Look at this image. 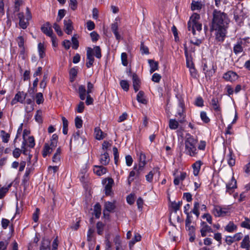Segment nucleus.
Masks as SVG:
<instances>
[{
  "label": "nucleus",
  "instance_id": "nucleus-1",
  "mask_svg": "<svg viewBox=\"0 0 250 250\" xmlns=\"http://www.w3.org/2000/svg\"><path fill=\"white\" fill-rule=\"evenodd\" d=\"M229 21L227 14L220 10L214 9L210 30L214 32L215 40L217 42H223L224 41Z\"/></svg>",
  "mask_w": 250,
  "mask_h": 250
},
{
  "label": "nucleus",
  "instance_id": "nucleus-2",
  "mask_svg": "<svg viewBox=\"0 0 250 250\" xmlns=\"http://www.w3.org/2000/svg\"><path fill=\"white\" fill-rule=\"evenodd\" d=\"M198 142L197 139H195L189 133L186 135L185 147L186 153L190 156H195L197 153L196 145Z\"/></svg>",
  "mask_w": 250,
  "mask_h": 250
},
{
  "label": "nucleus",
  "instance_id": "nucleus-3",
  "mask_svg": "<svg viewBox=\"0 0 250 250\" xmlns=\"http://www.w3.org/2000/svg\"><path fill=\"white\" fill-rule=\"evenodd\" d=\"M103 184L105 185L104 191L106 195H110L114 181L111 178H108L103 180Z\"/></svg>",
  "mask_w": 250,
  "mask_h": 250
},
{
  "label": "nucleus",
  "instance_id": "nucleus-4",
  "mask_svg": "<svg viewBox=\"0 0 250 250\" xmlns=\"http://www.w3.org/2000/svg\"><path fill=\"white\" fill-rule=\"evenodd\" d=\"M212 212L216 217H223L228 213V209L219 206H215L214 207Z\"/></svg>",
  "mask_w": 250,
  "mask_h": 250
},
{
  "label": "nucleus",
  "instance_id": "nucleus-5",
  "mask_svg": "<svg viewBox=\"0 0 250 250\" xmlns=\"http://www.w3.org/2000/svg\"><path fill=\"white\" fill-rule=\"evenodd\" d=\"M28 97L27 93H24L23 91H19L15 96L14 99L11 101L12 104H15L17 102L23 103L26 98Z\"/></svg>",
  "mask_w": 250,
  "mask_h": 250
},
{
  "label": "nucleus",
  "instance_id": "nucleus-6",
  "mask_svg": "<svg viewBox=\"0 0 250 250\" xmlns=\"http://www.w3.org/2000/svg\"><path fill=\"white\" fill-rule=\"evenodd\" d=\"M86 56L88 62L86 63V66L87 68H90L93 65L94 61L93 49L91 47H88L87 48Z\"/></svg>",
  "mask_w": 250,
  "mask_h": 250
},
{
  "label": "nucleus",
  "instance_id": "nucleus-7",
  "mask_svg": "<svg viewBox=\"0 0 250 250\" xmlns=\"http://www.w3.org/2000/svg\"><path fill=\"white\" fill-rule=\"evenodd\" d=\"M42 31L49 37H52L53 35V30L51 24L49 22H46L41 27Z\"/></svg>",
  "mask_w": 250,
  "mask_h": 250
},
{
  "label": "nucleus",
  "instance_id": "nucleus-8",
  "mask_svg": "<svg viewBox=\"0 0 250 250\" xmlns=\"http://www.w3.org/2000/svg\"><path fill=\"white\" fill-rule=\"evenodd\" d=\"M18 18L19 19V25L20 26L25 29L27 28L28 25H29V21L26 20V18L24 17V14L23 13H19L18 14Z\"/></svg>",
  "mask_w": 250,
  "mask_h": 250
},
{
  "label": "nucleus",
  "instance_id": "nucleus-9",
  "mask_svg": "<svg viewBox=\"0 0 250 250\" xmlns=\"http://www.w3.org/2000/svg\"><path fill=\"white\" fill-rule=\"evenodd\" d=\"M201 229H200V232L201 234V236L202 237H205L207 235V233L208 232H212V229L211 227L208 226L207 223L205 222H202L201 223Z\"/></svg>",
  "mask_w": 250,
  "mask_h": 250
},
{
  "label": "nucleus",
  "instance_id": "nucleus-10",
  "mask_svg": "<svg viewBox=\"0 0 250 250\" xmlns=\"http://www.w3.org/2000/svg\"><path fill=\"white\" fill-rule=\"evenodd\" d=\"M238 75L237 74L232 71H229L224 74L223 78L226 81H229L230 82L235 81L238 79Z\"/></svg>",
  "mask_w": 250,
  "mask_h": 250
},
{
  "label": "nucleus",
  "instance_id": "nucleus-11",
  "mask_svg": "<svg viewBox=\"0 0 250 250\" xmlns=\"http://www.w3.org/2000/svg\"><path fill=\"white\" fill-rule=\"evenodd\" d=\"M64 31L66 34L70 35L72 33V31L73 29L72 26V21L71 20L68 19L67 20H64L63 21Z\"/></svg>",
  "mask_w": 250,
  "mask_h": 250
},
{
  "label": "nucleus",
  "instance_id": "nucleus-12",
  "mask_svg": "<svg viewBox=\"0 0 250 250\" xmlns=\"http://www.w3.org/2000/svg\"><path fill=\"white\" fill-rule=\"evenodd\" d=\"M132 81L134 89L137 92L140 88L141 82L138 76L135 73L132 75Z\"/></svg>",
  "mask_w": 250,
  "mask_h": 250
},
{
  "label": "nucleus",
  "instance_id": "nucleus-13",
  "mask_svg": "<svg viewBox=\"0 0 250 250\" xmlns=\"http://www.w3.org/2000/svg\"><path fill=\"white\" fill-rule=\"evenodd\" d=\"M203 70L206 75V77L211 76L215 72V69H214V67L212 65L209 66V67L207 64H205L203 68Z\"/></svg>",
  "mask_w": 250,
  "mask_h": 250
},
{
  "label": "nucleus",
  "instance_id": "nucleus-14",
  "mask_svg": "<svg viewBox=\"0 0 250 250\" xmlns=\"http://www.w3.org/2000/svg\"><path fill=\"white\" fill-rule=\"evenodd\" d=\"M237 188V182L236 180L232 177L231 182L226 185L227 192H233V189Z\"/></svg>",
  "mask_w": 250,
  "mask_h": 250
},
{
  "label": "nucleus",
  "instance_id": "nucleus-15",
  "mask_svg": "<svg viewBox=\"0 0 250 250\" xmlns=\"http://www.w3.org/2000/svg\"><path fill=\"white\" fill-rule=\"evenodd\" d=\"M100 163L103 165L106 166L108 165L110 161L108 153L104 152L103 154H102L100 156Z\"/></svg>",
  "mask_w": 250,
  "mask_h": 250
},
{
  "label": "nucleus",
  "instance_id": "nucleus-16",
  "mask_svg": "<svg viewBox=\"0 0 250 250\" xmlns=\"http://www.w3.org/2000/svg\"><path fill=\"white\" fill-rule=\"evenodd\" d=\"M106 168L103 166H95L93 171L98 176L102 175L106 172Z\"/></svg>",
  "mask_w": 250,
  "mask_h": 250
},
{
  "label": "nucleus",
  "instance_id": "nucleus-17",
  "mask_svg": "<svg viewBox=\"0 0 250 250\" xmlns=\"http://www.w3.org/2000/svg\"><path fill=\"white\" fill-rule=\"evenodd\" d=\"M50 243L51 241L49 239L43 238L40 247L41 250H50Z\"/></svg>",
  "mask_w": 250,
  "mask_h": 250
},
{
  "label": "nucleus",
  "instance_id": "nucleus-18",
  "mask_svg": "<svg viewBox=\"0 0 250 250\" xmlns=\"http://www.w3.org/2000/svg\"><path fill=\"white\" fill-rule=\"evenodd\" d=\"M228 157V163L230 167L233 166L235 164L234 156L233 155V151L231 148H229V154L227 155Z\"/></svg>",
  "mask_w": 250,
  "mask_h": 250
},
{
  "label": "nucleus",
  "instance_id": "nucleus-19",
  "mask_svg": "<svg viewBox=\"0 0 250 250\" xmlns=\"http://www.w3.org/2000/svg\"><path fill=\"white\" fill-rule=\"evenodd\" d=\"M211 104L215 111H221V108L219 104V100L217 98H213L211 101Z\"/></svg>",
  "mask_w": 250,
  "mask_h": 250
},
{
  "label": "nucleus",
  "instance_id": "nucleus-20",
  "mask_svg": "<svg viewBox=\"0 0 250 250\" xmlns=\"http://www.w3.org/2000/svg\"><path fill=\"white\" fill-rule=\"evenodd\" d=\"M243 42L242 41L238 42L233 47V52L235 54L237 55L238 53H241L243 51V48L242 46Z\"/></svg>",
  "mask_w": 250,
  "mask_h": 250
},
{
  "label": "nucleus",
  "instance_id": "nucleus-21",
  "mask_svg": "<svg viewBox=\"0 0 250 250\" xmlns=\"http://www.w3.org/2000/svg\"><path fill=\"white\" fill-rule=\"evenodd\" d=\"M148 62L149 64L150 69V73H152L158 69V63L153 60H148Z\"/></svg>",
  "mask_w": 250,
  "mask_h": 250
},
{
  "label": "nucleus",
  "instance_id": "nucleus-22",
  "mask_svg": "<svg viewBox=\"0 0 250 250\" xmlns=\"http://www.w3.org/2000/svg\"><path fill=\"white\" fill-rule=\"evenodd\" d=\"M78 92L80 98L82 100H84L85 98L86 93H87L85 86L83 85H80L78 88Z\"/></svg>",
  "mask_w": 250,
  "mask_h": 250
},
{
  "label": "nucleus",
  "instance_id": "nucleus-23",
  "mask_svg": "<svg viewBox=\"0 0 250 250\" xmlns=\"http://www.w3.org/2000/svg\"><path fill=\"white\" fill-rule=\"evenodd\" d=\"M145 93L143 91H140L137 95V100L139 103L143 104H146L147 101L145 98Z\"/></svg>",
  "mask_w": 250,
  "mask_h": 250
},
{
  "label": "nucleus",
  "instance_id": "nucleus-24",
  "mask_svg": "<svg viewBox=\"0 0 250 250\" xmlns=\"http://www.w3.org/2000/svg\"><path fill=\"white\" fill-rule=\"evenodd\" d=\"M201 161H198L192 165V167L193 168V174L195 176L198 175L201 168Z\"/></svg>",
  "mask_w": 250,
  "mask_h": 250
},
{
  "label": "nucleus",
  "instance_id": "nucleus-25",
  "mask_svg": "<svg viewBox=\"0 0 250 250\" xmlns=\"http://www.w3.org/2000/svg\"><path fill=\"white\" fill-rule=\"evenodd\" d=\"M104 209L107 212L112 211L115 208V206L113 203L110 202H106L104 204Z\"/></svg>",
  "mask_w": 250,
  "mask_h": 250
},
{
  "label": "nucleus",
  "instance_id": "nucleus-26",
  "mask_svg": "<svg viewBox=\"0 0 250 250\" xmlns=\"http://www.w3.org/2000/svg\"><path fill=\"white\" fill-rule=\"evenodd\" d=\"M250 238L249 235H246L243 239L241 247L243 249H247L250 247Z\"/></svg>",
  "mask_w": 250,
  "mask_h": 250
},
{
  "label": "nucleus",
  "instance_id": "nucleus-27",
  "mask_svg": "<svg viewBox=\"0 0 250 250\" xmlns=\"http://www.w3.org/2000/svg\"><path fill=\"white\" fill-rule=\"evenodd\" d=\"M54 149L50 147L48 144H45L44 146L42 155L45 157L48 154H50Z\"/></svg>",
  "mask_w": 250,
  "mask_h": 250
},
{
  "label": "nucleus",
  "instance_id": "nucleus-28",
  "mask_svg": "<svg viewBox=\"0 0 250 250\" xmlns=\"http://www.w3.org/2000/svg\"><path fill=\"white\" fill-rule=\"evenodd\" d=\"M95 133L96 138L97 140H102L104 138L103 132L100 129L99 127H96L95 128Z\"/></svg>",
  "mask_w": 250,
  "mask_h": 250
},
{
  "label": "nucleus",
  "instance_id": "nucleus-29",
  "mask_svg": "<svg viewBox=\"0 0 250 250\" xmlns=\"http://www.w3.org/2000/svg\"><path fill=\"white\" fill-rule=\"evenodd\" d=\"M94 210L95 216L97 218H99L101 213V206L99 203H97L94 206Z\"/></svg>",
  "mask_w": 250,
  "mask_h": 250
},
{
  "label": "nucleus",
  "instance_id": "nucleus-30",
  "mask_svg": "<svg viewBox=\"0 0 250 250\" xmlns=\"http://www.w3.org/2000/svg\"><path fill=\"white\" fill-rule=\"evenodd\" d=\"M38 47L40 57L41 58H43L45 56V47L43 44L40 42Z\"/></svg>",
  "mask_w": 250,
  "mask_h": 250
},
{
  "label": "nucleus",
  "instance_id": "nucleus-31",
  "mask_svg": "<svg viewBox=\"0 0 250 250\" xmlns=\"http://www.w3.org/2000/svg\"><path fill=\"white\" fill-rule=\"evenodd\" d=\"M93 49V54L94 55L96 58L100 59L102 57L101 49L99 46H95Z\"/></svg>",
  "mask_w": 250,
  "mask_h": 250
},
{
  "label": "nucleus",
  "instance_id": "nucleus-32",
  "mask_svg": "<svg viewBox=\"0 0 250 250\" xmlns=\"http://www.w3.org/2000/svg\"><path fill=\"white\" fill-rule=\"evenodd\" d=\"M104 224L102 222H98L96 225V228L97 229V233L99 235H102L103 233Z\"/></svg>",
  "mask_w": 250,
  "mask_h": 250
},
{
  "label": "nucleus",
  "instance_id": "nucleus-33",
  "mask_svg": "<svg viewBox=\"0 0 250 250\" xmlns=\"http://www.w3.org/2000/svg\"><path fill=\"white\" fill-rule=\"evenodd\" d=\"M1 137L3 142L7 143L9 141V138L10 137V134L6 133L4 130H1L0 131Z\"/></svg>",
  "mask_w": 250,
  "mask_h": 250
},
{
  "label": "nucleus",
  "instance_id": "nucleus-34",
  "mask_svg": "<svg viewBox=\"0 0 250 250\" xmlns=\"http://www.w3.org/2000/svg\"><path fill=\"white\" fill-rule=\"evenodd\" d=\"M179 125L178 122L175 119H170L169 121V127L171 129H176Z\"/></svg>",
  "mask_w": 250,
  "mask_h": 250
},
{
  "label": "nucleus",
  "instance_id": "nucleus-35",
  "mask_svg": "<svg viewBox=\"0 0 250 250\" xmlns=\"http://www.w3.org/2000/svg\"><path fill=\"white\" fill-rule=\"evenodd\" d=\"M202 8V4L199 1H193L191 5V9L192 10H200Z\"/></svg>",
  "mask_w": 250,
  "mask_h": 250
},
{
  "label": "nucleus",
  "instance_id": "nucleus-36",
  "mask_svg": "<svg viewBox=\"0 0 250 250\" xmlns=\"http://www.w3.org/2000/svg\"><path fill=\"white\" fill-rule=\"evenodd\" d=\"M141 236L139 234H136L134 237V238L132 239V240L129 242V247L131 249V247L134 245V244L137 242H139L141 240Z\"/></svg>",
  "mask_w": 250,
  "mask_h": 250
},
{
  "label": "nucleus",
  "instance_id": "nucleus-37",
  "mask_svg": "<svg viewBox=\"0 0 250 250\" xmlns=\"http://www.w3.org/2000/svg\"><path fill=\"white\" fill-rule=\"evenodd\" d=\"M193 25L192 26V33L193 35L195 34V30L200 31L202 29V24L198 22L193 21Z\"/></svg>",
  "mask_w": 250,
  "mask_h": 250
},
{
  "label": "nucleus",
  "instance_id": "nucleus-38",
  "mask_svg": "<svg viewBox=\"0 0 250 250\" xmlns=\"http://www.w3.org/2000/svg\"><path fill=\"white\" fill-rule=\"evenodd\" d=\"M11 184L9 185L7 187H2L0 188V199L3 198L5 194L8 192L9 188L11 187Z\"/></svg>",
  "mask_w": 250,
  "mask_h": 250
},
{
  "label": "nucleus",
  "instance_id": "nucleus-39",
  "mask_svg": "<svg viewBox=\"0 0 250 250\" xmlns=\"http://www.w3.org/2000/svg\"><path fill=\"white\" fill-rule=\"evenodd\" d=\"M236 226H235L233 222H230L226 227L225 230L228 232H231L236 229Z\"/></svg>",
  "mask_w": 250,
  "mask_h": 250
},
{
  "label": "nucleus",
  "instance_id": "nucleus-40",
  "mask_svg": "<svg viewBox=\"0 0 250 250\" xmlns=\"http://www.w3.org/2000/svg\"><path fill=\"white\" fill-rule=\"evenodd\" d=\"M199 203L197 202H196L194 203L193 208L192 209V211H191L192 213H193L194 214H195L197 218L199 217V214H200V213L199 211Z\"/></svg>",
  "mask_w": 250,
  "mask_h": 250
},
{
  "label": "nucleus",
  "instance_id": "nucleus-41",
  "mask_svg": "<svg viewBox=\"0 0 250 250\" xmlns=\"http://www.w3.org/2000/svg\"><path fill=\"white\" fill-rule=\"evenodd\" d=\"M36 103L40 104L43 103L44 99L43 95L42 93L39 92L36 94Z\"/></svg>",
  "mask_w": 250,
  "mask_h": 250
},
{
  "label": "nucleus",
  "instance_id": "nucleus-42",
  "mask_svg": "<svg viewBox=\"0 0 250 250\" xmlns=\"http://www.w3.org/2000/svg\"><path fill=\"white\" fill-rule=\"evenodd\" d=\"M76 36V35H74L71 39L73 43L72 48L74 49H77L79 47V41Z\"/></svg>",
  "mask_w": 250,
  "mask_h": 250
},
{
  "label": "nucleus",
  "instance_id": "nucleus-43",
  "mask_svg": "<svg viewBox=\"0 0 250 250\" xmlns=\"http://www.w3.org/2000/svg\"><path fill=\"white\" fill-rule=\"evenodd\" d=\"M75 125L77 128H80L83 125V120L78 116H77L75 119Z\"/></svg>",
  "mask_w": 250,
  "mask_h": 250
},
{
  "label": "nucleus",
  "instance_id": "nucleus-44",
  "mask_svg": "<svg viewBox=\"0 0 250 250\" xmlns=\"http://www.w3.org/2000/svg\"><path fill=\"white\" fill-rule=\"evenodd\" d=\"M120 85L122 88L125 91H127L129 89V83L127 81L122 80L120 82Z\"/></svg>",
  "mask_w": 250,
  "mask_h": 250
},
{
  "label": "nucleus",
  "instance_id": "nucleus-45",
  "mask_svg": "<svg viewBox=\"0 0 250 250\" xmlns=\"http://www.w3.org/2000/svg\"><path fill=\"white\" fill-rule=\"evenodd\" d=\"M135 176L136 177V172L133 170L131 171L127 179V182L129 185H130L131 182L133 181Z\"/></svg>",
  "mask_w": 250,
  "mask_h": 250
},
{
  "label": "nucleus",
  "instance_id": "nucleus-46",
  "mask_svg": "<svg viewBox=\"0 0 250 250\" xmlns=\"http://www.w3.org/2000/svg\"><path fill=\"white\" fill-rule=\"evenodd\" d=\"M35 120L39 123H42V111L41 110H38L37 111V113L35 115Z\"/></svg>",
  "mask_w": 250,
  "mask_h": 250
},
{
  "label": "nucleus",
  "instance_id": "nucleus-47",
  "mask_svg": "<svg viewBox=\"0 0 250 250\" xmlns=\"http://www.w3.org/2000/svg\"><path fill=\"white\" fill-rule=\"evenodd\" d=\"M127 56L126 53H122L121 54V60L122 64L124 66H127L128 64L127 60Z\"/></svg>",
  "mask_w": 250,
  "mask_h": 250
},
{
  "label": "nucleus",
  "instance_id": "nucleus-48",
  "mask_svg": "<svg viewBox=\"0 0 250 250\" xmlns=\"http://www.w3.org/2000/svg\"><path fill=\"white\" fill-rule=\"evenodd\" d=\"M245 221L241 223V226L243 228L250 229V220L247 217L245 218Z\"/></svg>",
  "mask_w": 250,
  "mask_h": 250
},
{
  "label": "nucleus",
  "instance_id": "nucleus-49",
  "mask_svg": "<svg viewBox=\"0 0 250 250\" xmlns=\"http://www.w3.org/2000/svg\"><path fill=\"white\" fill-rule=\"evenodd\" d=\"M140 50L142 54H148L149 53L148 49L146 46H145L144 42H141Z\"/></svg>",
  "mask_w": 250,
  "mask_h": 250
},
{
  "label": "nucleus",
  "instance_id": "nucleus-50",
  "mask_svg": "<svg viewBox=\"0 0 250 250\" xmlns=\"http://www.w3.org/2000/svg\"><path fill=\"white\" fill-rule=\"evenodd\" d=\"M90 37L92 42H97L99 38V35L95 31H93L90 33Z\"/></svg>",
  "mask_w": 250,
  "mask_h": 250
},
{
  "label": "nucleus",
  "instance_id": "nucleus-51",
  "mask_svg": "<svg viewBox=\"0 0 250 250\" xmlns=\"http://www.w3.org/2000/svg\"><path fill=\"white\" fill-rule=\"evenodd\" d=\"M200 116L201 119L206 123H208L210 120L207 117L206 113L204 111L201 112Z\"/></svg>",
  "mask_w": 250,
  "mask_h": 250
},
{
  "label": "nucleus",
  "instance_id": "nucleus-52",
  "mask_svg": "<svg viewBox=\"0 0 250 250\" xmlns=\"http://www.w3.org/2000/svg\"><path fill=\"white\" fill-rule=\"evenodd\" d=\"M17 42L18 43L19 46L22 48V50H24V39L22 36H20L17 39Z\"/></svg>",
  "mask_w": 250,
  "mask_h": 250
},
{
  "label": "nucleus",
  "instance_id": "nucleus-53",
  "mask_svg": "<svg viewBox=\"0 0 250 250\" xmlns=\"http://www.w3.org/2000/svg\"><path fill=\"white\" fill-rule=\"evenodd\" d=\"M77 0H70L69 6L71 9L73 10H75L77 7Z\"/></svg>",
  "mask_w": 250,
  "mask_h": 250
},
{
  "label": "nucleus",
  "instance_id": "nucleus-54",
  "mask_svg": "<svg viewBox=\"0 0 250 250\" xmlns=\"http://www.w3.org/2000/svg\"><path fill=\"white\" fill-rule=\"evenodd\" d=\"M161 78V76L160 74L158 73H154L152 77V81L155 83H159L160 79Z\"/></svg>",
  "mask_w": 250,
  "mask_h": 250
},
{
  "label": "nucleus",
  "instance_id": "nucleus-55",
  "mask_svg": "<svg viewBox=\"0 0 250 250\" xmlns=\"http://www.w3.org/2000/svg\"><path fill=\"white\" fill-rule=\"evenodd\" d=\"M87 94H89L90 93H92L93 91L94 85L90 82H88L87 83Z\"/></svg>",
  "mask_w": 250,
  "mask_h": 250
},
{
  "label": "nucleus",
  "instance_id": "nucleus-56",
  "mask_svg": "<svg viewBox=\"0 0 250 250\" xmlns=\"http://www.w3.org/2000/svg\"><path fill=\"white\" fill-rule=\"evenodd\" d=\"M21 152V149L18 148H16L13 151V156L16 158H18L20 157Z\"/></svg>",
  "mask_w": 250,
  "mask_h": 250
},
{
  "label": "nucleus",
  "instance_id": "nucleus-57",
  "mask_svg": "<svg viewBox=\"0 0 250 250\" xmlns=\"http://www.w3.org/2000/svg\"><path fill=\"white\" fill-rule=\"evenodd\" d=\"M127 202L130 204L132 205L134 202V195L132 194H130L127 196L126 198Z\"/></svg>",
  "mask_w": 250,
  "mask_h": 250
},
{
  "label": "nucleus",
  "instance_id": "nucleus-58",
  "mask_svg": "<svg viewBox=\"0 0 250 250\" xmlns=\"http://www.w3.org/2000/svg\"><path fill=\"white\" fill-rule=\"evenodd\" d=\"M84 108V103L83 102H80L79 104L78 105L77 108V111L79 113H82L83 112Z\"/></svg>",
  "mask_w": 250,
  "mask_h": 250
},
{
  "label": "nucleus",
  "instance_id": "nucleus-59",
  "mask_svg": "<svg viewBox=\"0 0 250 250\" xmlns=\"http://www.w3.org/2000/svg\"><path fill=\"white\" fill-rule=\"evenodd\" d=\"M39 213L40 209L38 208H37L35 212L33 214V219L35 222H37L38 221Z\"/></svg>",
  "mask_w": 250,
  "mask_h": 250
},
{
  "label": "nucleus",
  "instance_id": "nucleus-60",
  "mask_svg": "<svg viewBox=\"0 0 250 250\" xmlns=\"http://www.w3.org/2000/svg\"><path fill=\"white\" fill-rule=\"evenodd\" d=\"M190 75L191 77H192L194 78H197V71L196 69L195 68L194 66L191 67V68H189Z\"/></svg>",
  "mask_w": 250,
  "mask_h": 250
},
{
  "label": "nucleus",
  "instance_id": "nucleus-61",
  "mask_svg": "<svg viewBox=\"0 0 250 250\" xmlns=\"http://www.w3.org/2000/svg\"><path fill=\"white\" fill-rule=\"evenodd\" d=\"M203 103H204L203 100L200 97L197 98V99H196L195 104L198 106H200V107L203 106L204 105Z\"/></svg>",
  "mask_w": 250,
  "mask_h": 250
},
{
  "label": "nucleus",
  "instance_id": "nucleus-62",
  "mask_svg": "<svg viewBox=\"0 0 250 250\" xmlns=\"http://www.w3.org/2000/svg\"><path fill=\"white\" fill-rule=\"evenodd\" d=\"M125 162L127 166H130L133 162V159L130 155L125 156Z\"/></svg>",
  "mask_w": 250,
  "mask_h": 250
},
{
  "label": "nucleus",
  "instance_id": "nucleus-63",
  "mask_svg": "<svg viewBox=\"0 0 250 250\" xmlns=\"http://www.w3.org/2000/svg\"><path fill=\"white\" fill-rule=\"evenodd\" d=\"M87 28L89 30H92L95 28V24L93 21H89L87 22Z\"/></svg>",
  "mask_w": 250,
  "mask_h": 250
},
{
  "label": "nucleus",
  "instance_id": "nucleus-64",
  "mask_svg": "<svg viewBox=\"0 0 250 250\" xmlns=\"http://www.w3.org/2000/svg\"><path fill=\"white\" fill-rule=\"evenodd\" d=\"M8 245V242L7 241L0 242V250H5L7 248V247Z\"/></svg>",
  "mask_w": 250,
  "mask_h": 250
}]
</instances>
